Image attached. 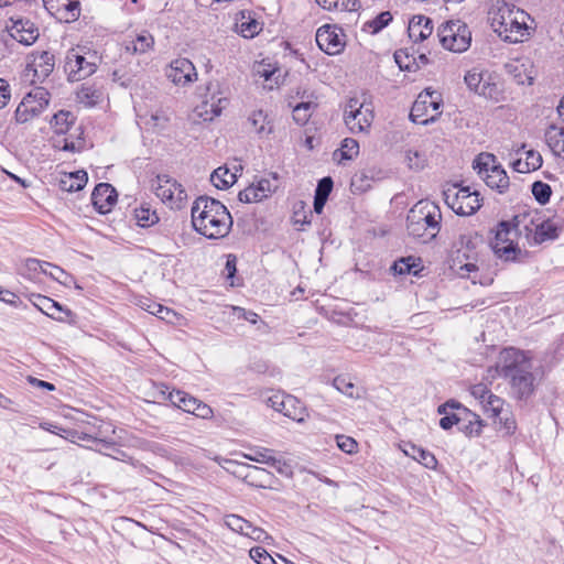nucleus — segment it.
Instances as JSON below:
<instances>
[{"label": "nucleus", "mask_w": 564, "mask_h": 564, "mask_svg": "<svg viewBox=\"0 0 564 564\" xmlns=\"http://www.w3.org/2000/svg\"><path fill=\"white\" fill-rule=\"evenodd\" d=\"M375 115L370 105L360 104L358 99H350L345 108V124L351 133H366L369 131Z\"/></svg>", "instance_id": "nucleus-12"}, {"label": "nucleus", "mask_w": 564, "mask_h": 564, "mask_svg": "<svg viewBox=\"0 0 564 564\" xmlns=\"http://www.w3.org/2000/svg\"><path fill=\"white\" fill-rule=\"evenodd\" d=\"M440 43L445 50L463 53L468 50L471 33L466 23L460 20L446 21L437 30Z\"/></svg>", "instance_id": "nucleus-9"}, {"label": "nucleus", "mask_w": 564, "mask_h": 564, "mask_svg": "<svg viewBox=\"0 0 564 564\" xmlns=\"http://www.w3.org/2000/svg\"><path fill=\"white\" fill-rule=\"evenodd\" d=\"M541 215L536 210H523L516 214L510 220L520 237L528 239L529 243H533V235H535V226L540 223Z\"/></svg>", "instance_id": "nucleus-19"}, {"label": "nucleus", "mask_w": 564, "mask_h": 564, "mask_svg": "<svg viewBox=\"0 0 564 564\" xmlns=\"http://www.w3.org/2000/svg\"><path fill=\"white\" fill-rule=\"evenodd\" d=\"M394 59L395 63L399 65L400 69H405L409 72L414 70L413 61H410V56L406 52L402 50L397 51L394 53Z\"/></svg>", "instance_id": "nucleus-62"}, {"label": "nucleus", "mask_w": 564, "mask_h": 564, "mask_svg": "<svg viewBox=\"0 0 564 564\" xmlns=\"http://www.w3.org/2000/svg\"><path fill=\"white\" fill-rule=\"evenodd\" d=\"M488 79L489 72L482 70L478 67H474L470 70H468L464 77L467 87L474 93L476 91L477 88H479V84H481V80L484 82Z\"/></svg>", "instance_id": "nucleus-48"}, {"label": "nucleus", "mask_w": 564, "mask_h": 564, "mask_svg": "<svg viewBox=\"0 0 564 564\" xmlns=\"http://www.w3.org/2000/svg\"><path fill=\"white\" fill-rule=\"evenodd\" d=\"M88 176L85 171H76L65 174L59 181V187L64 192H78L87 184Z\"/></svg>", "instance_id": "nucleus-31"}, {"label": "nucleus", "mask_w": 564, "mask_h": 564, "mask_svg": "<svg viewBox=\"0 0 564 564\" xmlns=\"http://www.w3.org/2000/svg\"><path fill=\"white\" fill-rule=\"evenodd\" d=\"M154 37L148 31H142L124 42V51L130 54H145L153 50Z\"/></svg>", "instance_id": "nucleus-23"}, {"label": "nucleus", "mask_w": 564, "mask_h": 564, "mask_svg": "<svg viewBox=\"0 0 564 564\" xmlns=\"http://www.w3.org/2000/svg\"><path fill=\"white\" fill-rule=\"evenodd\" d=\"M403 453L413 458L414 460L422 464L424 467L429 469H435L437 465V459L433 453L427 449H424L413 443H405L403 448Z\"/></svg>", "instance_id": "nucleus-25"}, {"label": "nucleus", "mask_w": 564, "mask_h": 564, "mask_svg": "<svg viewBox=\"0 0 564 564\" xmlns=\"http://www.w3.org/2000/svg\"><path fill=\"white\" fill-rule=\"evenodd\" d=\"M532 195L534 196L535 200L540 203L541 205L546 204L550 200V197L552 195V188L549 184L536 181L532 184Z\"/></svg>", "instance_id": "nucleus-49"}, {"label": "nucleus", "mask_w": 564, "mask_h": 564, "mask_svg": "<svg viewBox=\"0 0 564 564\" xmlns=\"http://www.w3.org/2000/svg\"><path fill=\"white\" fill-rule=\"evenodd\" d=\"M470 393H471L473 397H475L476 399L480 400V402L482 403L489 397L491 391H490V389L486 384L478 383V384H474L470 388Z\"/></svg>", "instance_id": "nucleus-63"}, {"label": "nucleus", "mask_w": 564, "mask_h": 564, "mask_svg": "<svg viewBox=\"0 0 564 564\" xmlns=\"http://www.w3.org/2000/svg\"><path fill=\"white\" fill-rule=\"evenodd\" d=\"M54 314H51V318L62 322V323H68V324H75L76 323V315L73 313L69 308L62 306V310L58 312H53Z\"/></svg>", "instance_id": "nucleus-61"}, {"label": "nucleus", "mask_w": 564, "mask_h": 564, "mask_svg": "<svg viewBox=\"0 0 564 564\" xmlns=\"http://www.w3.org/2000/svg\"><path fill=\"white\" fill-rule=\"evenodd\" d=\"M117 192L108 183H99L91 193V203L99 214H107L117 202Z\"/></svg>", "instance_id": "nucleus-20"}, {"label": "nucleus", "mask_w": 564, "mask_h": 564, "mask_svg": "<svg viewBox=\"0 0 564 564\" xmlns=\"http://www.w3.org/2000/svg\"><path fill=\"white\" fill-rule=\"evenodd\" d=\"M100 56L86 47H73L65 56L64 70L69 82H80L96 73Z\"/></svg>", "instance_id": "nucleus-5"}, {"label": "nucleus", "mask_w": 564, "mask_h": 564, "mask_svg": "<svg viewBox=\"0 0 564 564\" xmlns=\"http://www.w3.org/2000/svg\"><path fill=\"white\" fill-rule=\"evenodd\" d=\"M45 261H40L34 258L26 259L21 273L30 279L36 278L37 273H45Z\"/></svg>", "instance_id": "nucleus-50"}, {"label": "nucleus", "mask_w": 564, "mask_h": 564, "mask_svg": "<svg viewBox=\"0 0 564 564\" xmlns=\"http://www.w3.org/2000/svg\"><path fill=\"white\" fill-rule=\"evenodd\" d=\"M409 36L413 42H422L433 32L432 20L424 15L414 17L409 24Z\"/></svg>", "instance_id": "nucleus-24"}, {"label": "nucleus", "mask_w": 564, "mask_h": 564, "mask_svg": "<svg viewBox=\"0 0 564 564\" xmlns=\"http://www.w3.org/2000/svg\"><path fill=\"white\" fill-rule=\"evenodd\" d=\"M475 93L496 102H499L500 100L503 99L502 90L500 89L498 83L496 82V78L490 73L489 79L484 82L481 80V84H479V88H477Z\"/></svg>", "instance_id": "nucleus-34"}, {"label": "nucleus", "mask_w": 564, "mask_h": 564, "mask_svg": "<svg viewBox=\"0 0 564 564\" xmlns=\"http://www.w3.org/2000/svg\"><path fill=\"white\" fill-rule=\"evenodd\" d=\"M272 474L267 469L258 466H248L246 474L243 475V480L257 488H267L271 486Z\"/></svg>", "instance_id": "nucleus-28"}, {"label": "nucleus", "mask_w": 564, "mask_h": 564, "mask_svg": "<svg viewBox=\"0 0 564 564\" xmlns=\"http://www.w3.org/2000/svg\"><path fill=\"white\" fill-rule=\"evenodd\" d=\"M421 260L414 257L401 258L398 261H394L391 270L394 274L404 275V274H413L419 275L421 271Z\"/></svg>", "instance_id": "nucleus-36"}, {"label": "nucleus", "mask_w": 564, "mask_h": 564, "mask_svg": "<svg viewBox=\"0 0 564 564\" xmlns=\"http://www.w3.org/2000/svg\"><path fill=\"white\" fill-rule=\"evenodd\" d=\"M333 185L334 183L330 176L321 178L317 183L314 196L318 198L328 199V196L333 189Z\"/></svg>", "instance_id": "nucleus-55"}, {"label": "nucleus", "mask_w": 564, "mask_h": 564, "mask_svg": "<svg viewBox=\"0 0 564 564\" xmlns=\"http://www.w3.org/2000/svg\"><path fill=\"white\" fill-rule=\"evenodd\" d=\"M41 113V106H35L31 98H23L15 109L14 118L18 123H25Z\"/></svg>", "instance_id": "nucleus-32"}, {"label": "nucleus", "mask_w": 564, "mask_h": 564, "mask_svg": "<svg viewBox=\"0 0 564 564\" xmlns=\"http://www.w3.org/2000/svg\"><path fill=\"white\" fill-rule=\"evenodd\" d=\"M282 413L299 423L304 422L308 416L306 408L299 399L293 395H290V398L286 399L284 411Z\"/></svg>", "instance_id": "nucleus-33"}, {"label": "nucleus", "mask_w": 564, "mask_h": 564, "mask_svg": "<svg viewBox=\"0 0 564 564\" xmlns=\"http://www.w3.org/2000/svg\"><path fill=\"white\" fill-rule=\"evenodd\" d=\"M333 386L340 393H343L351 399L360 398L358 389L355 387V384L351 382V380L345 376H337L336 378H334Z\"/></svg>", "instance_id": "nucleus-45"}, {"label": "nucleus", "mask_w": 564, "mask_h": 564, "mask_svg": "<svg viewBox=\"0 0 564 564\" xmlns=\"http://www.w3.org/2000/svg\"><path fill=\"white\" fill-rule=\"evenodd\" d=\"M336 443L339 449L347 454L355 453L358 447L357 442L352 437L346 435H337Z\"/></svg>", "instance_id": "nucleus-58"}, {"label": "nucleus", "mask_w": 564, "mask_h": 564, "mask_svg": "<svg viewBox=\"0 0 564 564\" xmlns=\"http://www.w3.org/2000/svg\"><path fill=\"white\" fill-rule=\"evenodd\" d=\"M101 93L90 85H83L77 91V99L86 106H95L100 100Z\"/></svg>", "instance_id": "nucleus-46"}, {"label": "nucleus", "mask_w": 564, "mask_h": 564, "mask_svg": "<svg viewBox=\"0 0 564 564\" xmlns=\"http://www.w3.org/2000/svg\"><path fill=\"white\" fill-rule=\"evenodd\" d=\"M315 2L329 12L358 13L361 8L359 0H315Z\"/></svg>", "instance_id": "nucleus-30"}, {"label": "nucleus", "mask_w": 564, "mask_h": 564, "mask_svg": "<svg viewBox=\"0 0 564 564\" xmlns=\"http://www.w3.org/2000/svg\"><path fill=\"white\" fill-rule=\"evenodd\" d=\"M249 555L257 564H276L275 560L262 546L251 547Z\"/></svg>", "instance_id": "nucleus-52"}, {"label": "nucleus", "mask_w": 564, "mask_h": 564, "mask_svg": "<svg viewBox=\"0 0 564 564\" xmlns=\"http://www.w3.org/2000/svg\"><path fill=\"white\" fill-rule=\"evenodd\" d=\"M340 155V160H352L359 154V143L352 138H345L340 148L335 151L334 155Z\"/></svg>", "instance_id": "nucleus-47"}, {"label": "nucleus", "mask_w": 564, "mask_h": 564, "mask_svg": "<svg viewBox=\"0 0 564 564\" xmlns=\"http://www.w3.org/2000/svg\"><path fill=\"white\" fill-rule=\"evenodd\" d=\"M213 414H214L213 409L208 404L198 400V402L195 406V412H193V415L204 419V420H208V419L213 417Z\"/></svg>", "instance_id": "nucleus-64"}, {"label": "nucleus", "mask_w": 564, "mask_h": 564, "mask_svg": "<svg viewBox=\"0 0 564 564\" xmlns=\"http://www.w3.org/2000/svg\"><path fill=\"white\" fill-rule=\"evenodd\" d=\"M443 99L441 93L426 88L419 94L410 111L414 123L429 124L441 115Z\"/></svg>", "instance_id": "nucleus-8"}, {"label": "nucleus", "mask_w": 564, "mask_h": 564, "mask_svg": "<svg viewBox=\"0 0 564 564\" xmlns=\"http://www.w3.org/2000/svg\"><path fill=\"white\" fill-rule=\"evenodd\" d=\"M248 122L260 137L269 135L273 130L271 122L268 120V116L262 110L253 111L249 116Z\"/></svg>", "instance_id": "nucleus-37"}, {"label": "nucleus", "mask_w": 564, "mask_h": 564, "mask_svg": "<svg viewBox=\"0 0 564 564\" xmlns=\"http://www.w3.org/2000/svg\"><path fill=\"white\" fill-rule=\"evenodd\" d=\"M236 174L226 166H219L210 175V182L218 189H227L236 183Z\"/></svg>", "instance_id": "nucleus-38"}, {"label": "nucleus", "mask_w": 564, "mask_h": 564, "mask_svg": "<svg viewBox=\"0 0 564 564\" xmlns=\"http://www.w3.org/2000/svg\"><path fill=\"white\" fill-rule=\"evenodd\" d=\"M544 137L551 152L564 160V127L552 124L546 129Z\"/></svg>", "instance_id": "nucleus-27"}, {"label": "nucleus", "mask_w": 564, "mask_h": 564, "mask_svg": "<svg viewBox=\"0 0 564 564\" xmlns=\"http://www.w3.org/2000/svg\"><path fill=\"white\" fill-rule=\"evenodd\" d=\"M80 15V2L79 0H67L64 6H61L53 17L58 21L70 23L76 21Z\"/></svg>", "instance_id": "nucleus-35"}, {"label": "nucleus", "mask_w": 564, "mask_h": 564, "mask_svg": "<svg viewBox=\"0 0 564 564\" xmlns=\"http://www.w3.org/2000/svg\"><path fill=\"white\" fill-rule=\"evenodd\" d=\"M224 521L225 525L234 532L246 535L254 541L264 542L271 540V536L263 529L254 527L240 516L227 514Z\"/></svg>", "instance_id": "nucleus-17"}, {"label": "nucleus", "mask_w": 564, "mask_h": 564, "mask_svg": "<svg viewBox=\"0 0 564 564\" xmlns=\"http://www.w3.org/2000/svg\"><path fill=\"white\" fill-rule=\"evenodd\" d=\"M134 218L140 227L148 228L159 221V217L149 206L141 205L134 209Z\"/></svg>", "instance_id": "nucleus-42"}, {"label": "nucleus", "mask_w": 564, "mask_h": 564, "mask_svg": "<svg viewBox=\"0 0 564 564\" xmlns=\"http://www.w3.org/2000/svg\"><path fill=\"white\" fill-rule=\"evenodd\" d=\"M245 457L273 467H278L281 464V460L273 456V451L264 447L253 451L252 454H246Z\"/></svg>", "instance_id": "nucleus-43"}, {"label": "nucleus", "mask_w": 564, "mask_h": 564, "mask_svg": "<svg viewBox=\"0 0 564 564\" xmlns=\"http://www.w3.org/2000/svg\"><path fill=\"white\" fill-rule=\"evenodd\" d=\"M154 191L155 195L171 208H182L187 198L182 184L166 174L156 176Z\"/></svg>", "instance_id": "nucleus-13"}, {"label": "nucleus", "mask_w": 564, "mask_h": 564, "mask_svg": "<svg viewBox=\"0 0 564 564\" xmlns=\"http://www.w3.org/2000/svg\"><path fill=\"white\" fill-rule=\"evenodd\" d=\"M482 405L487 413H491V416H499L502 413L503 400L491 392Z\"/></svg>", "instance_id": "nucleus-51"}, {"label": "nucleus", "mask_w": 564, "mask_h": 564, "mask_svg": "<svg viewBox=\"0 0 564 564\" xmlns=\"http://www.w3.org/2000/svg\"><path fill=\"white\" fill-rule=\"evenodd\" d=\"M437 412L443 414V417L440 420V426L443 430H449L454 425H458V429L463 432L469 434L474 432L476 434L480 433V423L476 420V415L454 400L441 404Z\"/></svg>", "instance_id": "nucleus-7"}, {"label": "nucleus", "mask_w": 564, "mask_h": 564, "mask_svg": "<svg viewBox=\"0 0 564 564\" xmlns=\"http://www.w3.org/2000/svg\"><path fill=\"white\" fill-rule=\"evenodd\" d=\"M492 29L507 42L519 43L530 35L531 17L513 3L497 1L489 12Z\"/></svg>", "instance_id": "nucleus-3"}, {"label": "nucleus", "mask_w": 564, "mask_h": 564, "mask_svg": "<svg viewBox=\"0 0 564 564\" xmlns=\"http://www.w3.org/2000/svg\"><path fill=\"white\" fill-rule=\"evenodd\" d=\"M345 34L337 25L324 24L316 31L318 47L328 55L339 54L345 47Z\"/></svg>", "instance_id": "nucleus-14"}, {"label": "nucleus", "mask_w": 564, "mask_h": 564, "mask_svg": "<svg viewBox=\"0 0 564 564\" xmlns=\"http://www.w3.org/2000/svg\"><path fill=\"white\" fill-rule=\"evenodd\" d=\"M232 314L238 319H245V321L249 322L250 324H257L258 321L260 319V316L257 313H254L252 311L245 310L239 306H232Z\"/></svg>", "instance_id": "nucleus-59"}, {"label": "nucleus", "mask_w": 564, "mask_h": 564, "mask_svg": "<svg viewBox=\"0 0 564 564\" xmlns=\"http://www.w3.org/2000/svg\"><path fill=\"white\" fill-rule=\"evenodd\" d=\"M6 29L11 37L23 45H32L39 37V29L30 19L11 17Z\"/></svg>", "instance_id": "nucleus-16"}, {"label": "nucleus", "mask_w": 564, "mask_h": 564, "mask_svg": "<svg viewBox=\"0 0 564 564\" xmlns=\"http://www.w3.org/2000/svg\"><path fill=\"white\" fill-rule=\"evenodd\" d=\"M560 227L551 219H543L535 226L532 245H541L546 240H554L558 237Z\"/></svg>", "instance_id": "nucleus-29"}, {"label": "nucleus", "mask_w": 564, "mask_h": 564, "mask_svg": "<svg viewBox=\"0 0 564 564\" xmlns=\"http://www.w3.org/2000/svg\"><path fill=\"white\" fill-rule=\"evenodd\" d=\"M165 75L175 85H186L193 83L196 77V68L188 58H176L171 62Z\"/></svg>", "instance_id": "nucleus-18"}, {"label": "nucleus", "mask_w": 564, "mask_h": 564, "mask_svg": "<svg viewBox=\"0 0 564 564\" xmlns=\"http://www.w3.org/2000/svg\"><path fill=\"white\" fill-rule=\"evenodd\" d=\"M220 95L218 83L207 85V94L204 96L202 105L197 107L198 116L205 121L213 120L227 107L228 99Z\"/></svg>", "instance_id": "nucleus-15"}, {"label": "nucleus", "mask_w": 564, "mask_h": 564, "mask_svg": "<svg viewBox=\"0 0 564 564\" xmlns=\"http://www.w3.org/2000/svg\"><path fill=\"white\" fill-rule=\"evenodd\" d=\"M50 94L44 88H35L33 91L29 93L24 98H31L35 106H41V110L43 111L45 107L48 105Z\"/></svg>", "instance_id": "nucleus-53"}, {"label": "nucleus", "mask_w": 564, "mask_h": 564, "mask_svg": "<svg viewBox=\"0 0 564 564\" xmlns=\"http://www.w3.org/2000/svg\"><path fill=\"white\" fill-rule=\"evenodd\" d=\"M484 242L482 236L475 231L462 234L458 239V252L467 260L474 259L477 254V248Z\"/></svg>", "instance_id": "nucleus-26"}, {"label": "nucleus", "mask_w": 564, "mask_h": 564, "mask_svg": "<svg viewBox=\"0 0 564 564\" xmlns=\"http://www.w3.org/2000/svg\"><path fill=\"white\" fill-rule=\"evenodd\" d=\"M238 198L242 203H253V202H260L263 199V194L257 193V189H254V186L251 185L243 191H241L238 195Z\"/></svg>", "instance_id": "nucleus-60"}, {"label": "nucleus", "mask_w": 564, "mask_h": 564, "mask_svg": "<svg viewBox=\"0 0 564 564\" xmlns=\"http://www.w3.org/2000/svg\"><path fill=\"white\" fill-rule=\"evenodd\" d=\"M262 26L250 11H239L235 19V30L246 39H252L259 34Z\"/></svg>", "instance_id": "nucleus-22"}, {"label": "nucleus", "mask_w": 564, "mask_h": 564, "mask_svg": "<svg viewBox=\"0 0 564 564\" xmlns=\"http://www.w3.org/2000/svg\"><path fill=\"white\" fill-rule=\"evenodd\" d=\"M44 274L50 275L52 279L58 281L62 284H67V280L69 279V275L62 268L50 262L45 263Z\"/></svg>", "instance_id": "nucleus-56"}, {"label": "nucleus", "mask_w": 564, "mask_h": 564, "mask_svg": "<svg viewBox=\"0 0 564 564\" xmlns=\"http://www.w3.org/2000/svg\"><path fill=\"white\" fill-rule=\"evenodd\" d=\"M317 104L312 101L300 102L293 108V120L299 126H304L311 119Z\"/></svg>", "instance_id": "nucleus-41"}, {"label": "nucleus", "mask_w": 564, "mask_h": 564, "mask_svg": "<svg viewBox=\"0 0 564 564\" xmlns=\"http://www.w3.org/2000/svg\"><path fill=\"white\" fill-rule=\"evenodd\" d=\"M517 237L520 236L510 220L500 221L495 238L490 242L495 254L503 261H516L517 256L521 253L520 248L514 242Z\"/></svg>", "instance_id": "nucleus-11"}, {"label": "nucleus", "mask_w": 564, "mask_h": 564, "mask_svg": "<svg viewBox=\"0 0 564 564\" xmlns=\"http://www.w3.org/2000/svg\"><path fill=\"white\" fill-rule=\"evenodd\" d=\"M74 119L72 112L61 110L53 116L51 124L56 134H65L74 123Z\"/></svg>", "instance_id": "nucleus-40"}, {"label": "nucleus", "mask_w": 564, "mask_h": 564, "mask_svg": "<svg viewBox=\"0 0 564 564\" xmlns=\"http://www.w3.org/2000/svg\"><path fill=\"white\" fill-rule=\"evenodd\" d=\"M392 21V14L389 11L379 13L376 18L368 21L364 25V30L370 34H377L383 30Z\"/></svg>", "instance_id": "nucleus-44"}, {"label": "nucleus", "mask_w": 564, "mask_h": 564, "mask_svg": "<svg viewBox=\"0 0 564 564\" xmlns=\"http://www.w3.org/2000/svg\"><path fill=\"white\" fill-rule=\"evenodd\" d=\"M192 224L194 229L208 239L226 237L232 227V217L227 207L219 200L199 196L192 206Z\"/></svg>", "instance_id": "nucleus-2"}, {"label": "nucleus", "mask_w": 564, "mask_h": 564, "mask_svg": "<svg viewBox=\"0 0 564 564\" xmlns=\"http://www.w3.org/2000/svg\"><path fill=\"white\" fill-rule=\"evenodd\" d=\"M473 167L491 189L499 194L508 191L510 186L509 176L502 166L497 163L494 154L487 152L478 154L473 162Z\"/></svg>", "instance_id": "nucleus-6"}, {"label": "nucleus", "mask_w": 564, "mask_h": 564, "mask_svg": "<svg viewBox=\"0 0 564 564\" xmlns=\"http://www.w3.org/2000/svg\"><path fill=\"white\" fill-rule=\"evenodd\" d=\"M488 375L491 378L498 376L505 379L510 395L518 401H527L535 391L531 357L520 349H502L496 366L488 369Z\"/></svg>", "instance_id": "nucleus-1"}, {"label": "nucleus", "mask_w": 564, "mask_h": 564, "mask_svg": "<svg viewBox=\"0 0 564 564\" xmlns=\"http://www.w3.org/2000/svg\"><path fill=\"white\" fill-rule=\"evenodd\" d=\"M34 297H35V301L33 302L34 306L36 308H39L43 314L51 317V314H54L52 312L53 305H54V300H52L48 296L41 295V294L34 295Z\"/></svg>", "instance_id": "nucleus-54"}, {"label": "nucleus", "mask_w": 564, "mask_h": 564, "mask_svg": "<svg viewBox=\"0 0 564 564\" xmlns=\"http://www.w3.org/2000/svg\"><path fill=\"white\" fill-rule=\"evenodd\" d=\"M441 208L431 200H420L409 210L406 216L409 235L424 243L436 238L441 230Z\"/></svg>", "instance_id": "nucleus-4"}, {"label": "nucleus", "mask_w": 564, "mask_h": 564, "mask_svg": "<svg viewBox=\"0 0 564 564\" xmlns=\"http://www.w3.org/2000/svg\"><path fill=\"white\" fill-rule=\"evenodd\" d=\"M447 206L457 215L470 216L481 206L479 193L471 192L469 186L458 187L456 184L443 192Z\"/></svg>", "instance_id": "nucleus-10"}, {"label": "nucleus", "mask_w": 564, "mask_h": 564, "mask_svg": "<svg viewBox=\"0 0 564 564\" xmlns=\"http://www.w3.org/2000/svg\"><path fill=\"white\" fill-rule=\"evenodd\" d=\"M101 447L105 448V455L112 457L113 459L121 462H130L133 466H139L141 469L149 470L147 466L139 462H134L131 457L127 455L120 447H118L115 443H109L105 441H100Z\"/></svg>", "instance_id": "nucleus-39"}, {"label": "nucleus", "mask_w": 564, "mask_h": 564, "mask_svg": "<svg viewBox=\"0 0 564 564\" xmlns=\"http://www.w3.org/2000/svg\"><path fill=\"white\" fill-rule=\"evenodd\" d=\"M160 393L163 395L164 400H169L174 406L178 408L185 398V391L182 390H172L169 391V387L163 386L160 390Z\"/></svg>", "instance_id": "nucleus-57"}, {"label": "nucleus", "mask_w": 564, "mask_h": 564, "mask_svg": "<svg viewBox=\"0 0 564 564\" xmlns=\"http://www.w3.org/2000/svg\"><path fill=\"white\" fill-rule=\"evenodd\" d=\"M55 66L54 55L47 51H41L32 54V61L28 64V69L33 72L35 79L42 83L53 72Z\"/></svg>", "instance_id": "nucleus-21"}]
</instances>
